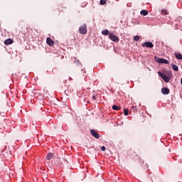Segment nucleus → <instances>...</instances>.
<instances>
[{
	"label": "nucleus",
	"mask_w": 182,
	"mask_h": 182,
	"mask_svg": "<svg viewBox=\"0 0 182 182\" xmlns=\"http://www.w3.org/2000/svg\"><path fill=\"white\" fill-rule=\"evenodd\" d=\"M79 32L80 33H81V35H86V33H87V26L86 25V23L80 26Z\"/></svg>",
	"instance_id": "obj_1"
},
{
	"label": "nucleus",
	"mask_w": 182,
	"mask_h": 182,
	"mask_svg": "<svg viewBox=\"0 0 182 182\" xmlns=\"http://www.w3.org/2000/svg\"><path fill=\"white\" fill-rule=\"evenodd\" d=\"M158 75L161 76V79H163V80H164L166 83H168V82H170V78L167 77L166 75L161 73V72L159 71Z\"/></svg>",
	"instance_id": "obj_2"
},
{
	"label": "nucleus",
	"mask_w": 182,
	"mask_h": 182,
	"mask_svg": "<svg viewBox=\"0 0 182 182\" xmlns=\"http://www.w3.org/2000/svg\"><path fill=\"white\" fill-rule=\"evenodd\" d=\"M142 48H154V44L151 42H145L141 44Z\"/></svg>",
	"instance_id": "obj_3"
},
{
	"label": "nucleus",
	"mask_w": 182,
	"mask_h": 182,
	"mask_svg": "<svg viewBox=\"0 0 182 182\" xmlns=\"http://www.w3.org/2000/svg\"><path fill=\"white\" fill-rule=\"evenodd\" d=\"M109 38L111 41H112L113 42H119V37L116 36L114 34L109 33Z\"/></svg>",
	"instance_id": "obj_4"
},
{
	"label": "nucleus",
	"mask_w": 182,
	"mask_h": 182,
	"mask_svg": "<svg viewBox=\"0 0 182 182\" xmlns=\"http://www.w3.org/2000/svg\"><path fill=\"white\" fill-rule=\"evenodd\" d=\"M90 134H92V136L93 137H95V139H99V137H100V136H99V134L97 133V132H96L95 129H91Z\"/></svg>",
	"instance_id": "obj_5"
},
{
	"label": "nucleus",
	"mask_w": 182,
	"mask_h": 182,
	"mask_svg": "<svg viewBox=\"0 0 182 182\" xmlns=\"http://www.w3.org/2000/svg\"><path fill=\"white\" fill-rule=\"evenodd\" d=\"M157 62L158 63H164L165 65H168V63H170L168 60L164 58H158Z\"/></svg>",
	"instance_id": "obj_6"
},
{
	"label": "nucleus",
	"mask_w": 182,
	"mask_h": 182,
	"mask_svg": "<svg viewBox=\"0 0 182 182\" xmlns=\"http://www.w3.org/2000/svg\"><path fill=\"white\" fill-rule=\"evenodd\" d=\"M46 42L49 45V46H53V45H55V41H53V40H52V38L49 37L47 38Z\"/></svg>",
	"instance_id": "obj_7"
},
{
	"label": "nucleus",
	"mask_w": 182,
	"mask_h": 182,
	"mask_svg": "<svg viewBox=\"0 0 182 182\" xmlns=\"http://www.w3.org/2000/svg\"><path fill=\"white\" fill-rule=\"evenodd\" d=\"M161 93L163 95H168L170 93V90L167 87H163L161 88Z\"/></svg>",
	"instance_id": "obj_8"
},
{
	"label": "nucleus",
	"mask_w": 182,
	"mask_h": 182,
	"mask_svg": "<svg viewBox=\"0 0 182 182\" xmlns=\"http://www.w3.org/2000/svg\"><path fill=\"white\" fill-rule=\"evenodd\" d=\"M12 43H14V40L11 39V38H8V39L5 40V41H4L5 45H12Z\"/></svg>",
	"instance_id": "obj_9"
},
{
	"label": "nucleus",
	"mask_w": 182,
	"mask_h": 182,
	"mask_svg": "<svg viewBox=\"0 0 182 182\" xmlns=\"http://www.w3.org/2000/svg\"><path fill=\"white\" fill-rule=\"evenodd\" d=\"M140 14L141 15H143V16H146V15H149V11L146 10H142Z\"/></svg>",
	"instance_id": "obj_10"
},
{
	"label": "nucleus",
	"mask_w": 182,
	"mask_h": 182,
	"mask_svg": "<svg viewBox=\"0 0 182 182\" xmlns=\"http://www.w3.org/2000/svg\"><path fill=\"white\" fill-rule=\"evenodd\" d=\"M175 58H176V59H179L180 60H182V55L181 54L175 53Z\"/></svg>",
	"instance_id": "obj_11"
},
{
	"label": "nucleus",
	"mask_w": 182,
	"mask_h": 182,
	"mask_svg": "<svg viewBox=\"0 0 182 182\" xmlns=\"http://www.w3.org/2000/svg\"><path fill=\"white\" fill-rule=\"evenodd\" d=\"M53 159V153H49L47 155V160H52Z\"/></svg>",
	"instance_id": "obj_12"
},
{
	"label": "nucleus",
	"mask_w": 182,
	"mask_h": 182,
	"mask_svg": "<svg viewBox=\"0 0 182 182\" xmlns=\"http://www.w3.org/2000/svg\"><path fill=\"white\" fill-rule=\"evenodd\" d=\"M172 69L173 70H175V72H178V66L172 64Z\"/></svg>",
	"instance_id": "obj_13"
},
{
	"label": "nucleus",
	"mask_w": 182,
	"mask_h": 182,
	"mask_svg": "<svg viewBox=\"0 0 182 182\" xmlns=\"http://www.w3.org/2000/svg\"><path fill=\"white\" fill-rule=\"evenodd\" d=\"M102 35H105L106 36H107V35H110V33H109V30H104L102 31Z\"/></svg>",
	"instance_id": "obj_14"
},
{
	"label": "nucleus",
	"mask_w": 182,
	"mask_h": 182,
	"mask_svg": "<svg viewBox=\"0 0 182 182\" xmlns=\"http://www.w3.org/2000/svg\"><path fill=\"white\" fill-rule=\"evenodd\" d=\"M113 110H120L122 108L120 107H117V105L112 106Z\"/></svg>",
	"instance_id": "obj_15"
},
{
	"label": "nucleus",
	"mask_w": 182,
	"mask_h": 182,
	"mask_svg": "<svg viewBox=\"0 0 182 182\" xmlns=\"http://www.w3.org/2000/svg\"><path fill=\"white\" fill-rule=\"evenodd\" d=\"M134 40L136 41V42H139V41H140V36H135L134 37Z\"/></svg>",
	"instance_id": "obj_16"
},
{
	"label": "nucleus",
	"mask_w": 182,
	"mask_h": 182,
	"mask_svg": "<svg viewBox=\"0 0 182 182\" xmlns=\"http://www.w3.org/2000/svg\"><path fill=\"white\" fill-rule=\"evenodd\" d=\"M124 116H129V109H124Z\"/></svg>",
	"instance_id": "obj_17"
},
{
	"label": "nucleus",
	"mask_w": 182,
	"mask_h": 182,
	"mask_svg": "<svg viewBox=\"0 0 182 182\" xmlns=\"http://www.w3.org/2000/svg\"><path fill=\"white\" fill-rule=\"evenodd\" d=\"M162 15H168V12H167V10H161Z\"/></svg>",
	"instance_id": "obj_18"
},
{
	"label": "nucleus",
	"mask_w": 182,
	"mask_h": 182,
	"mask_svg": "<svg viewBox=\"0 0 182 182\" xmlns=\"http://www.w3.org/2000/svg\"><path fill=\"white\" fill-rule=\"evenodd\" d=\"M100 5H105V4H106V0H100Z\"/></svg>",
	"instance_id": "obj_19"
},
{
	"label": "nucleus",
	"mask_w": 182,
	"mask_h": 182,
	"mask_svg": "<svg viewBox=\"0 0 182 182\" xmlns=\"http://www.w3.org/2000/svg\"><path fill=\"white\" fill-rule=\"evenodd\" d=\"M101 150L102 151H106V146H102Z\"/></svg>",
	"instance_id": "obj_20"
},
{
	"label": "nucleus",
	"mask_w": 182,
	"mask_h": 182,
	"mask_svg": "<svg viewBox=\"0 0 182 182\" xmlns=\"http://www.w3.org/2000/svg\"><path fill=\"white\" fill-rule=\"evenodd\" d=\"M92 99H93V100H96V99H97L96 96L95 95L92 96Z\"/></svg>",
	"instance_id": "obj_21"
},
{
	"label": "nucleus",
	"mask_w": 182,
	"mask_h": 182,
	"mask_svg": "<svg viewBox=\"0 0 182 182\" xmlns=\"http://www.w3.org/2000/svg\"><path fill=\"white\" fill-rule=\"evenodd\" d=\"M178 19H182V18L181 17H178Z\"/></svg>",
	"instance_id": "obj_22"
}]
</instances>
